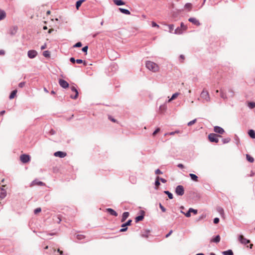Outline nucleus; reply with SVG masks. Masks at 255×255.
<instances>
[{"mask_svg":"<svg viewBox=\"0 0 255 255\" xmlns=\"http://www.w3.org/2000/svg\"><path fill=\"white\" fill-rule=\"evenodd\" d=\"M146 67L150 71H151L153 72H157L159 71V66L155 63L148 61L146 62L145 64Z\"/></svg>","mask_w":255,"mask_h":255,"instance_id":"nucleus-1","label":"nucleus"},{"mask_svg":"<svg viewBox=\"0 0 255 255\" xmlns=\"http://www.w3.org/2000/svg\"><path fill=\"white\" fill-rule=\"evenodd\" d=\"M221 136L215 133H210L208 135V138L210 142L218 143L219 142L218 137Z\"/></svg>","mask_w":255,"mask_h":255,"instance_id":"nucleus-2","label":"nucleus"},{"mask_svg":"<svg viewBox=\"0 0 255 255\" xmlns=\"http://www.w3.org/2000/svg\"><path fill=\"white\" fill-rule=\"evenodd\" d=\"M201 98L203 99V102H208L210 101V98L208 92L204 89L201 93Z\"/></svg>","mask_w":255,"mask_h":255,"instance_id":"nucleus-3","label":"nucleus"},{"mask_svg":"<svg viewBox=\"0 0 255 255\" xmlns=\"http://www.w3.org/2000/svg\"><path fill=\"white\" fill-rule=\"evenodd\" d=\"M175 193L177 195L182 196L184 193V189L182 185H178L175 189Z\"/></svg>","mask_w":255,"mask_h":255,"instance_id":"nucleus-4","label":"nucleus"},{"mask_svg":"<svg viewBox=\"0 0 255 255\" xmlns=\"http://www.w3.org/2000/svg\"><path fill=\"white\" fill-rule=\"evenodd\" d=\"M20 159L22 163H26L29 161L30 156L27 154H23L20 155Z\"/></svg>","mask_w":255,"mask_h":255,"instance_id":"nucleus-5","label":"nucleus"},{"mask_svg":"<svg viewBox=\"0 0 255 255\" xmlns=\"http://www.w3.org/2000/svg\"><path fill=\"white\" fill-rule=\"evenodd\" d=\"M238 239L240 242L243 245H247L250 243V241L245 238L243 235H240Z\"/></svg>","mask_w":255,"mask_h":255,"instance_id":"nucleus-6","label":"nucleus"},{"mask_svg":"<svg viewBox=\"0 0 255 255\" xmlns=\"http://www.w3.org/2000/svg\"><path fill=\"white\" fill-rule=\"evenodd\" d=\"M71 91L72 92H73L74 93H75V95H73V94H71L70 95V98L71 99H76L77 98H78V90L76 89V88L74 87V86H72L71 87Z\"/></svg>","mask_w":255,"mask_h":255,"instance_id":"nucleus-7","label":"nucleus"},{"mask_svg":"<svg viewBox=\"0 0 255 255\" xmlns=\"http://www.w3.org/2000/svg\"><path fill=\"white\" fill-rule=\"evenodd\" d=\"M60 86L63 88H67L69 87L68 83L64 80L60 79L59 81Z\"/></svg>","mask_w":255,"mask_h":255,"instance_id":"nucleus-8","label":"nucleus"},{"mask_svg":"<svg viewBox=\"0 0 255 255\" xmlns=\"http://www.w3.org/2000/svg\"><path fill=\"white\" fill-rule=\"evenodd\" d=\"M27 55L29 58H34L37 55V52L34 50H31L28 51Z\"/></svg>","mask_w":255,"mask_h":255,"instance_id":"nucleus-9","label":"nucleus"},{"mask_svg":"<svg viewBox=\"0 0 255 255\" xmlns=\"http://www.w3.org/2000/svg\"><path fill=\"white\" fill-rule=\"evenodd\" d=\"M54 155L56 157L63 158L66 156L67 154L65 152L59 151L55 152L54 153Z\"/></svg>","mask_w":255,"mask_h":255,"instance_id":"nucleus-10","label":"nucleus"},{"mask_svg":"<svg viewBox=\"0 0 255 255\" xmlns=\"http://www.w3.org/2000/svg\"><path fill=\"white\" fill-rule=\"evenodd\" d=\"M214 130L215 132L219 134H223L225 132L224 129L220 127L216 126L214 128Z\"/></svg>","mask_w":255,"mask_h":255,"instance_id":"nucleus-11","label":"nucleus"},{"mask_svg":"<svg viewBox=\"0 0 255 255\" xmlns=\"http://www.w3.org/2000/svg\"><path fill=\"white\" fill-rule=\"evenodd\" d=\"M188 20L197 26H199L200 25L199 21L196 18L190 17V18H189Z\"/></svg>","mask_w":255,"mask_h":255,"instance_id":"nucleus-12","label":"nucleus"},{"mask_svg":"<svg viewBox=\"0 0 255 255\" xmlns=\"http://www.w3.org/2000/svg\"><path fill=\"white\" fill-rule=\"evenodd\" d=\"M6 195V192L3 188H0V199L4 198Z\"/></svg>","mask_w":255,"mask_h":255,"instance_id":"nucleus-13","label":"nucleus"},{"mask_svg":"<svg viewBox=\"0 0 255 255\" xmlns=\"http://www.w3.org/2000/svg\"><path fill=\"white\" fill-rule=\"evenodd\" d=\"M107 211L111 215L117 217L118 216L117 213L111 208H108L106 209Z\"/></svg>","mask_w":255,"mask_h":255,"instance_id":"nucleus-14","label":"nucleus"},{"mask_svg":"<svg viewBox=\"0 0 255 255\" xmlns=\"http://www.w3.org/2000/svg\"><path fill=\"white\" fill-rule=\"evenodd\" d=\"M43 185V183L41 181H39L37 180H35L33 181L31 184V186H34V185H39L41 186Z\"/></svg>","mask_w":255,"mask_h":255,"instance_id":"nucleus-15","label":"nucleus"},{"mask_svg":"<svg viewBox=\"0 0 255 255\" xmlns=\"http://www.w3.org/2000/svg\"><path fill=\"white\" fill-rule=\"evenodd\" d=\"M129 216V213L128 212H125L123 214L122 218L121 220L122 222H124Z\"/></svg>","mask_w":255,"mask_h":255,"instance_id":"nucleus-16","label":"nucleus"},{"mask_svg":"<svg viewBox=\"0 0 255 255\" xmlns=\"http://www.w3.org/2000/svg\"><path fill=\"white\" fill-rule=\"evenodd\" d=\"M6 17V13L3 10L0 9V20L4 19Z\"/></svg>","mask_w":255,"mask_h":255,"instance_id":"nucleus-17","label":"nucleus"},{"mask_svg":"<svg viewBox=\"0 0 255 255\" xmlns=\"http://www.w3.org/2000/svg\"><path fill=\"white\" fill-rule=\"evenodd\" d=\"M248 134L252 138H255V131L253 129H250L248 131Z\"/></svg>","mask_w":255,"mask_h":255,"instance_id":"nucleus-18","label":"nucleus"},{"mask_svg":"<svg viewBox=\"0 0 255 255\" xmlns=\"http://www.w3.org/2000/svg\"><path fill=\"white\" fill-rule=\"evenodd\" d=\"M113 1L117 5H122L125 4L122 0H113Z\"/></svg>","mask_w":255,"mask_h":255,"instance_id":"nucleus-19","label":"nucleus"},{"mask_svg":"<svg viewBox=\"0 0 255 255\" xmlns=\"http://www.w3.org/2000/svg\"><path fill=\"white\" fill-rule=\"evenodd\" d=\"M220 237L219 235H217L214 238L212 239L211 240V242H214V243H218L220 242Z\"/></svg>","mask_w":255,"mask_h":255,"instance_id":"nucleus-20","label":"nucleus"},{"mask_svg":"<svg viewBox=\"0 0 255 255\" xmlns=\"http://www.w3.org/2000/svg\"><path fill=\"white\" fill-rule=\"evenodd\" d=\"M119 10L123 13H124V14H127V15H129V14H130V11L128 10V9H124V8H119Z\"/></svg>","mask_w":255,"mask_h":255,"instance_id":"nucleus-21","label":"nucleus"},{"mask_svg":"<svg viewBox=\"0 0 255 255\" xmlns=\"http://www.w3.org/2000/svg\"><path fill=\"white\" fill-rule=\"evenodd\" d=\"M144 218V215H141L140 216H138L137 217H136L135 218V222L136 223H137L139 221H142Z\"/></svg>","mask_w":255,"mask_h":255,"instance_id":"nucleus-22","label":"nucleus"},{"mask_svg":"<svg viewBox=\"0 0 255 255\" xmlns=\"http://www.w3.org/2000/svg\"><path fill=\"white\" fill-rule=\"evenodd\" d=\"M179 95V93H175L174 94H173L171 97V98L170 99H169L168 101V102H170L171 101L174 100L175 99H176L178 96Z\"/></svg>","mask_w":255,"mask_h":255,"instance_id":"nucleus-23","label":"nucleus"},{"mask_svg":"<svg viewBox=\"0 0 255 255\" xmlns=\"http://www.w3.org/2000/svg\"><path fill=\"white\" fill-rule=\"evenodd\" d=\"M17 93V90H15L11 92L10 93V95H9V99H13L15 96H16V94Z\"/></svg>","mask_w":255,"mask_h":255,"instance_id":"nucleus-24","label":"nucleus"},{"mask_svg":"<svg viewBox=\"0 0 255 255\" xmlns=\"http://www.w3.org/2000/svg\"><path fill=\"white\" fill-rule=\"evenodd\" d=\"M246 158L247 160L251 163H253L254 161V158L251 156L249 154H246Z\"/></svg>","mask_w":255,"mask_h":255,"instance_id":"nucleus-25","label":"nucleus"},{"mask_svg":"<svg viewBox=\"0 0 255 255\" xmlns=\"http://www.w3.org/2000/svg\"><path fill=\"white\" fill-rule=\"evenodd\" d=\"M190 177L194 181H198V177L195 174L193 173H190L189 174Z\"/></svg>","mask_w":255,"mask_h":255,"instance_id":"nucleus-26","label":"nucleus"},{"mask_svg":"<svg viewBox=\"0 0 255 255\" xmlns=\"http://www.w3.org/2000/svg\"><path fill=\"white\" fill-rule=\"evenodd\" d=\"M223 255H233V252L231 250H229L223 252Z\"/></svg>","mask_w":255,"mask_h":255,"instance_id":"nucleus-27","label":"nucleus"},{"mask_svg":"<svg viewBox=\"0 0 255 255\" xmlns=\"http://www.w3.org/2000/svg\"><path fill=\"white\" fill-rule=\"evenodd\" d=\"M85 1V0H79L77 1L76 4V7L77 9H79V7L81 6V4Z\"/></svg>","mask_w":255,"mask_h":255,"instance_id":"nucleus-28","label":"nucleus"},{"mask_svg":"<svg viewBox=\"0 0 255 255\" xmlns=\"http://www.w3.org/2000/svg\"><path fill=\"white\" fill-rule=\"evenodd\" d=\"M192 4L191 3H187L185 4L184 7L185 8L188 9L189 11L191 10L192 8Z\"/></svg>","mask_w":255,"mask_h":255,"instance_id":"nucleus-29","label":"nucleus"},{"mask_svg":"<svg viewBox=\"0 0 255 255\" xmlns=\"http://www.w3.org/2000/svg\"><path fill=\"white\" fill-rule=\"evenodd\" d=\"M164 193L166 194V195H167V196H168V198L169 199H173V195L169 191H164Z\"/></svg>","mask_w":255,"mask_h":255,"instance_id":"nucleus-30","label":"nucleus"},{"mask_svg":"<svg viewBox=\"0 0 255 255\" xmlns=\"http://www.w3.org/2000/svg\"><path fill=\"white\" fill-rule=\"evenodd\" d=\"M76 62L78 64L83 63L84 66L87 65V63L85 61H83L82 59H77Z\"/></svg>","mask_w":255,"mask_h":255,"instance_id":"nucleus-31","label":"nucleus"},{"mask_svg":"<svg viewBox=\"0 0 255 255\" xmlns=\"http://www.w3.org/2000/svg\"><path fill=\"white\" fill-rule=\"evenodd\" d=\"M159 177L157 176L156 179V181L155 182V185L156 187V188H158V187L160 185V182H159Z\"/></svg>","mask_w":255,"mask_h":255,"instance_id":"nucleus-32","label":"nucleus"},{"mask_svg":"<svg viewBox=\"0 0 255 255\" xmlns=\"http://www.w3.org/2000/svg\"><path fill=\"white\" fill-rule=\"evenodd\" d=\"M131 222H132V220H128V221L126 223L123 224L122 225V227H126V226H129V225H130Z\"/></svg>","mask_w":255,"mask_h":255,"instance_id":"nucleus-33","label":"nucleus"},{"mask_svg":"<svg viewBox=\"0 0 255 255\" xmlns=\"http://www.w3.org/2000/svg\"><path fill=\"white\" fill-rule=\"evenodd\" d=\"M230 140H231L230 138L227 137L226 138H223L222 139V142H223V143L225 144V143L229 142Z\"/></svg>","mask_w":255,"mask_h":255,"instance_id":"nucleus-34","label":"nucleus"},{"mask_svg":"<svg viewBox=\"0 0 255 255\" xmlns=\"http://www.w3.org/2000/svg\"><path fill=\"white\" fill-rule=\"evenodd\" d=\"M43 55L45 57H50V52L48 51H45L43 53Z\"/></svg>","mask_w":255,"mask_h":255,"instance_id":"nucleus-35","label":"nucleus"},{"mask_svg":"<svg viewBox=\"0 0 255 255\" xmlns=\"http://www.w3.org/2000/svg\"><path fill=\"white\" fill-rule=\"evenodd\" d=\"M196 121H197V120L195 119L189 122V123H188L187 125L188 126H191L193 125V124H194L196 122Z\"/></svg>","mask_w":255,"mask_h":255,"instance_id":"nucleus-36","label":"nucleus"},{"mask_svg":"<svg viewBox=\"0 0 255 255\" xmlns=\"http://www.w3.org/2000/svg\"><path fill=\"white\" fill-rule=\"evenodd\" d=\"M218 211L220 214L221 215H222V216L224 215V210L223 208H219L218 209Z\"/></svg>","mask_w":255,"mask_h":255,"instance_id":"nucleus-37","label":"nucleus"},{"mask_svg":"<svg viewBox=\"0 0 255 255\" xmlns=\"http://www.w3.org/2000/svg\"><path fill=\"white\" fill-rule=\"evenodd\" d=\"M182 30H181V29H180V28H176V29L175 30V32H174V33H175V34H181V33H182Z\"/></svg>","mask_w":255,"mask_h":255,"instance_id":"nucleus-38","label":"nucleus"},{"mask_svg":"<svg viewBox=\"0 0 255 255\" xmlns=\"http://www.w3.org/2000/svg\"><path fill=\"white\" fill-rule=\"evenodd\" d=\"M41 209L40 208H37L34 210V213L35 214H37L38 213H40L41 212Z\"/></svg>","mask_w":255,"mask_h":255,"instance_id":"nucleus-39","label":"nucleus"},{"mask_svg":"<svg viewBox=\"0 0 255 255\" xmlns=\"http://www.w3.org/2000/svg\"><path fill=\"white\" fill-rule=\"evenodd\" d=\"M189 212L193 213L195 215H196L197 213V210H195V209H194L193 208H191L189 209Z\"/></svg>","mask_w":255,"mask_h":255,"instance_id":"nucleus-40","label":"nucleus"},{"mask_svg":"<svg viewBox=\"0 0 255 255\" xmlns=\"http://www.w3.org/2000/svg\"><path fill=\"white\" fill-rule=\"evenodd\" d=\"M81 46H82V43L80 42H77L74 46V47H80Z\"/></svg>","mask_w":255,"mask_h":255,"instance_id":"nucleus-41","label":"nucleus"},{"mask_svg":"<svg viewBox=\"0 0 255 255\" xmlns=\"http://www.w3.org/2000/svg\"><path fill=\"white\" fill-rule=\"evenodd\" d=\"M168 27H169L170 32H172V30L174 29V25L173 24H169L168 25Z\"/></svg>","mask_w":255,"mask_h":255,"instance_id":"nucleus-42","label":"nucleus"},{"mask_svg":"<svg viewBox=\"0 0 255 255\" xmlns=\"http://www.w3.org/2000/svg\"><path fill=\"white\" fill-rule=\"evenodd\" d=\"M148 233L149 232H146L145 234H141V237L145 238H147L148 237Z\"/></svg>","mask_w":255,"mask_h":255,"instance_id":"nucleus-43","label":"nucleus"},{"mask_svg":"<svg viewBox=\"0 0 255 255\" xmlns=\"http://www.w3.org/2000/svg\"><path fill=\"white\" fill-rule=\"evenodd\" d=\"M159 207L163 212H165L166 211V209L160 203L159 204Z\"/></svg>","mask_w":255,"mask_h":255,"instance_id":"nucleus-44","label":"nucleus"},{"mask_svg":"<svg viewBox=\"0 0 255 255\" xmlns=\"http://www.w3.org/2000/svg\"><path fill=\"white\" fill-rule=\"evenodd\" d=\"M155 173L156 174H162L163 173L159 169H157L155 171Z\"/></svg>","mask_w":255,"mask_h":255,"instance_id":"nucleus-45","label":"nucleus"},{"mask_svg":"<svg viewBox=\"0 0 255 255\" xmlns=\"http://www.w3.org/2000/svg\"><path fill=\"white\" fill-rule=\"evenodd\" d=\"M128 229V228H127L126 227H123V228H122L120 230V232H124L125 231H126Z\"/></svg>","mask_w":255,"mask_h":255,"instance_id":"nucleus-46","label":"nucleus"},{"mask_svg":"<svg viewBox=\"0 0 255 255\" xmlns=\"http://www.w3.org/2000/svg\"><path fill=\"white\" fill-rule=\"evenodd\" d=\"M88 46H86L82 48V51H83L84 52L87 53V50H88Z\"/></svg>","mask_w":255,"mask_h":255,"instance_id":"nucleus-47","label":"nucleus"},{"mask_svg":"<svg viewBox=\"0 0 255 255\" xmlns=\"http://www.w3.org/2000/svg\"><path fill=\"white\" fill-rule=\"evenodd\" d=\"M219 222V219L218 218H215L214 219V223L215 224H218Z\"/></svg>","mask_w":255,"mask_h":255,"instance_id":"nucleus-48","label":"nucleus"},{"mask_svg":"<svg viewBox=\"0 0 255 255\" xmlns=\"http://www.w3.org/2000/svg\"><path fill=\"white\" fill-rule=\"evenodd\" d=\"M77 238L79 240H82L84 238V236L82 235H78L77 236Z\"/></svg>","mask_w":255,"mask_h":255,"instance_id":"nucleus-49","label":"nucleus"},{"mask_svg":"<svg viewBox=\"0 0 255 255\" xmlns=\"http://www.w3.org/2000/svg\"><path fill=\"white\" fill-rule=\"evenodd\" d=\"M25 82H20V83H19L18 84V86L20 88H22L25 85Z\"/></svg>","mask_w":255,"mask_h":255,"instance_id":"nucleus-50","label":"nucleus"},{"mask_svg":"<svg viewBox=\"0 0 255 255\" xmlns=\"http://www.w3.org/2000/svg\"><path fill=\"white\" fill-rule=\"evenodd\" d=\"M160 131V128H157L156 129V130L153 132V135H155L157 133H158Z\"/></svg>","mask_w":255,"mask_h":255,"instance_id":"nucleus-51","label":"nucleus"},{"mask_svg":"<svg viewBox=\"0 0 255 255\" xmlns=\"http://www.w3.org/2000/svg\"><path fill=\"white\" fill-rule=\"evenodd\" d=\"M151 25H152V27H159V25L156 24L155 22L154 21H152V23H151Z\"/></svg>","mask_w":255,"mask_h":255,"instance_id":"nucleus-52","label":"nucleus"},{"mask_svg":"<svg viewBox=\"0 0 255 255\" xmlns=\"http://www.w3.org/2000/svg\"><path fill=\"white\" fill-rule=\"evenodd\" d=\"M249 106L251 108H254L255 107V103H250Z\"/></svg>","mask_w":255,"mask_h":255,"instance_id":"nucleus-53","label":"nucleus"},{"mask_svg":"<svg viewBox=\"0 0 255 255\" xmlns=\"http://www.w3.org/2000/svg\"><path fill=\"white\" fill-rule=\"evenodd\" d=\"M191 212H189V210H188V211L185 214V215L186 217H190L191 216Z\"/></svg>","mask_w":255,"mask_h":255,"instance_id":"nucleus-54","label":"nucleus"},{"mask_svg":"<svg viewBox=\"0 0 255 255\" xmlns=\"http://www.w3.org/2000/svg\"><path fill=\"white\" fill-rule=\"evenodd\" d=\"M70 61L72 63H74L76 62V60H75V58H73V57H71V58H70Z\"/></svg>","mask_w":255,"mask_h":255,"instance_id":"nucleus-55","label":"nucleus"},{"mask_svg":"<svg viewBox=\"0 0 255 255\" xmlns=\"http://www.w3.org/2000/svg\"><path fill=\"white\" fill-rule=\"evenodd\" d=\"M159 180L162 182V183H166V180L164 179V178H159Z\"/></svg>","mask_w":255,"mask_h":255,"instance_id":"nucleus-56","label":"nucleus"},{"mask_svg":"<svg viewBox=\"0 0 255 255\" xmlns=\"http://www.w3.org/2000/svg\"><path fill=\"white\" fill-rule=\"evenodd\" d=\"M177 166L179 167V168H184V165L181 164V163H179L177 165Z\"/></svg>","mask_w":255,"mask_h":255,"instance_id":"nucleus-57","label":"nucleus"},{"mask_svg":"<svg viewBox=\"0 0 255 255\" xmlns=\"http://www.w3.org/2000/svg\"><path fill=\"white\" fill-rule=\"evenodd\" d=\"M46 48V44L45 43L44 45H43L41 47V50H43L44 49H45Z\"/></svg>","mask_w":255,"mask_h":255,"instance_id":"nucleus-58","label":"nucleus"},{"mask_svg":"<svg viewBox=\"0 0 255 255\" xmlns=\"http://www.w3.org/2000/svg\"><path fill=\"white\" fill-rule=\"evenodd\" d=\"M5 54V52L3 50H0V55H3Z\"/></svg>","mask_w":255,"mask_h":255,"instance_id":"nucleus-59","label":"nucleus"},{"mask_svg":"<svg viewBox=\"0 0 255 255\" xmlns=\"http://www.w3.org/2000/svg\"><path fill=\"white\" fill-rule=\"evenodd\" d=\"M172 233V231L171 230L166 236H165V237L166 238H168Z\"/></svg>","mask_w":255,"mask_h":255,"instance_id":"nucleus-60","label":"nucleus"},{"mask_svg":"<svg viewBox=\"0 0 255 255\" xmlns=\"http://www.w3.org/2000/svg\"><path fill=\"white\" fill-rule=\"evenodd\" d=\"M57 219H58V220H57V223H60V222H61V219L60 217L59 216H58V217H57Z\"/></svg>","mask_w":255,"mask_h":255,"instance_id":"nucleus-61","label":"nucleus"},{"mask_svg":"<svg viewBox=\"0 0 255 255\" xmlns=\"http://www.w3.org/2000/svg\"><path fill=\"white\" fill-rule=\"evenodd\" d=\"M181 27L183 28L184 30L186 29V27L184 26L183 23H181Z\"/></svg>","mask_w":255,"mask_h":255,"instance_id":"nucleus-62","label":"nucleus"},{"mask_svg":"<svg viewBox=\"0 0 255 255\" xmlns=\"http://www.w3.org/2000/svg\"><path fill=\"white\" fill-rule=\"evenodd\" d=\"M109 118L112 122H116V120H115L114 119L112 118L111 117H110Z\"/></svg>","mask_w":255,"mask_h":255,"instance_id":"nucleus-63","label":"nucleus"},{"mask_svg":"<svg viewBox=\"0 0 255 255\" xmlns=\"http://www.w3.org/2000/svg\"><path fill=\"white\" fill-rule=\"evenodd\" d=\"M180 58L182 59V60L183 61V60L184 59V55H181L180 56Z\"/></svg>","mask_w":255,"mask_h":255,"instance_id":"nucleus-64","label":"nucleus"}]
</instances>
